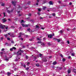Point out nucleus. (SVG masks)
Segmentation results:
<instances>
[{"label": "nucleus", "instance_id": "1", "mask_svg": "<svg viewBox=\"0 0 76 76\" xmlns=\"http://www.w3.org/2000/svg\"><path fill=\"white\" fill-rule=\"evenodd\" d=\"M3 26L5 27L6 26L2 24L0 25V28H1V29H4V28Z\"/></svg>", "mask_w": 76, "mask_h": 76}, {"label": "nucleus", "instance_id": "2", "mask_svg": "<svg viewBox=\"0 0 76 76\" xmlns=\"http://www.w3.org/2000/svg\"><path fill=\"white\" fill-rule=\"evenodd\" d=\"M12 5L14 6H16V2L12 1Z\"/></svg>", "mask_w": 76, "mask_h": 76}, {"label": "nucleus", "instance_id": "3", "mask_svg": "<svg viewBox=\"0 0 76 76\" xmlns=\"http://www.w3.org/2000/svg\"><path fill=\"white\" fill-rule=\"evenodd\" d=\"M42 61H44V62H46L47 61V58H44L42 60Z\"/></svg>", "mask_w": 76, "mask_h": 76}, {"label": "nucleus", "instance_id": "4", "mask_svg": "<svg viewBox=\"0 0 76 76\" xmlns=\"http://www.w3.org/2000/svg\"><path fill=\"white\" fill-rule=\"evenodd\" d=\"M49 4L50 5H53V1H50L49 2Z\"/></svg>", "mask_w": 76, "mask_h": 76}, {"label": "nucleus", "instance_id": "5", "mask_svg": "<svg viewBox=\"0 0 76 76\" xmlns=\"http://www.w3.org/2000/svg\"><path fill=\"white\" fill-rule=\"evenodd\" d=\"M22 7H21L19 5V7L18 8V10H22Z\"/></svg>", "mask_w": 76, "mask_h": 76}, {"label": "nucleus", "instance_id": "6", "mask_svg": "<svg viewBox=\"0 0 76 76\" xmlns=\"http://www.w3.org/2000/svg\"><path fill=\"white\" fill-rule=\"evenodd\" d=\"M2 20L3 21V23H4L5 22H6L7 21V20H6V19L5 18H4Z\"/></svg>", "mask_w": 76, "mask_h": 76}, {"label": "nucleus", "instance_id": "7", "mask_svg": "<svg viewBox=\"0 0 76 76\" xmlns=\"http://www.w3.org/2000/svg\"><path fill=\"white\" fill-rule=\"evenodd\" d=\"M48 38H52V34H50L48 35Z\"/></svg>", "mask_w": 76, "mask_h": 76}, {"label": "nucleus", "instance_id": "8", "mask_svg": "<svg viewBox=\"0 0 76 76\" xmlns=\"http://www.w3.org/2000/svg\"><path fill=\"white\" fill-rule=\"evenodd\" d=\"M12 74V73L10 72H7V76H10L11 75V74Z\"/></svg>", "mask_w": 76, "mask_h": 76}, {"label": "nucleus", "instance_id": "9", "mask_svg": "<svg viewBox=\"0 0 76 76\" xmlns=\"http://www.w3.org/2000/svg\"><path fill=\"white\" fill-rule=\"evenodd\" d=\"M22 32H20L19 36H18V37L20 38V37H22Z\"/></svg>", "mask_w": 76, "mask_h": 76}, {"label": "nucleus", "instance_id": "10", "mask_svg": "<svg viewBox=\"0 0 76 76\" xmlns=\"http://www.w3.org/2000/svg\"><path fill=\"white\" fill-rule=\"evenodd\" d=\"M72 72H74V73H76V69H73Z\"/></svg>", "mask_w": 76, "mask_h": 76}, {"label": "nucleus", "instance_id": "11", "mask_svg": "<svg viewBox=\"0 0 76 76\" xmlns=\"http://www.w3.org/2000/svg\"><path fill=\"white\" fill-rule=\"evenodd\" d=\"M56 64H57V62H56V61L54 62L53 63V65H56Z\"/></svg>", "mask_w": 76, "mask_h": 76}, {"label": "nucleus", "instance_id": "12", "mask_svg": "<svg viewBox=\"0 0 76 76\" xmlns=\"http://www.w3.org/2000/svg\"><path fill=\"white\" fill-rule=\"evenodd\" d=\"M21 66H23V67H24V68H26V64L23 65V64H21Z\"/></svg>", "mask_w": 76, "mask_h": 76}, {"label": "nucleus", "instance_id": "13", "mask_svg": "<svg viewBox=\"0 0 76 76\" xmlns=\"http://www.w3.org/2000/svg\"><path fill=\"white\" fill-rule=\"evenodd\" d=\"M67 72L68 73H71V71H70V69H68L67 71Z\"/></svg>", "mask_w": 76, "mask_h": 76}, {"label": "nucleus", "instance_id": "14", "mask_svg": "<svg viewBox=\"0 0 76 76\" xmlns=\"http://www.w3.org/2000/svg\"><path fill=\"white\" fill-rule=\"evenodd\" d=\"M56 41H57L58 42H60V41H61L60 40V39H57Z\"/></svg>", "mask_w": 76, "mask_h": 76}, {"label": "nucleus", "instance_id": "15", "mask_svg": "<svg viewBox=\"0 0 76 76\" xmlns=\"http://www.w3.org/2000/svg\"><path fill=\"white\" fill-rule=\"evenodd\" d=\"M46 9H47V7H43V10H45Z\"/></svg>", "mask_w": 76, "mask_h": 76}, {"label": "nucleus", "instance_id": "16", "mask_svg": "<svg viewBox=\"0 0 76 76\" xmlns=\"http://www.w3.org/2000/svg\"><path fill=\"white\" fill-rule=\"evenodd\" d=\"M7 12L8 13H11V11L7 10Z\"/></svg>", "mask_w": 76, "mask_h": 76}, {"label": "nucleus", "instance_id": "17", "mask_svg": "<svg viewBox=\"0 0 76 76\" xmlns=\"http://www.w3.org/2000/svg\"><path fill=\"white\" fill-rule=\"evenodd\" d=\"M42 42H41V41H38L37 42V44H41Z\"/></svg>", "mask_w": 76, "mask_h": 76}, {"label": "nucleus", "instance_id": "18", "mask_svg": "<svg viewBox=\"0 0 76 76\" xmlns=\"http://www.w3.org/2000/svg\"><path fill=\"white\" fill-rule=\"evenodd\" d=\"M29 67H27L26 68L25 70H26L28 71V70H29Z\"/></svg>", "mask_w": 76, "mask_h": 76}, {"label": "nucleus", "instance_id": "19", "mask_svg": "<svg viewBox=\"0 0 76 76\" xmlns=\"http://www.w3.org/2000/svg\"><path fill=\"white\" fill-rule=\"evenodd\" d=\"M37 41H41V39H39V38H37Z\"/></svg>", "mask_w": 76, "mask_h": 76}, {"label": "nucleus", "instance_id": "20", "mask_svg": "<svg viewBox=\"0 0 76 76\" xmlns=\"http://www.w3.org/2000/svg\"><path fill=\"white\" fill-rule=\"evenodd\" d=\"M36 28H39V26H38L37 25H36Z\"/></svg>", "mask_w": 76, "mask_h": 76}, {"label": "nucleus", "instance_id": "21", "mask_svg": "<svg viewBox=\"0 0 76 76\" xmlns=\"http://www.w3.org/2000/svg\"><path fill=\"white\" fill-rule=\"evenodd\" d=\"M63 69V67H59V69L58 70H62Z\"/></svg>", "mask_w": 76, "mask_h": 76}, {"label": "nucleus", "instance_id": "22", "mask_svg": "<svg viewBox=\"0 0 76 76\" xmlns=\"http://www.w3.org/2000/svg\"><path fill=\"white\" fill-rule=\"evenodd\" d=\"M36 66L37 67H39V64L38 63L36 64Z\"/></svg>", "mask_w": 76, "mask_h": 76}, {"label": "nucleus", "instance_id": "23", "mask_svg": "<svg viewBox=\"0 0 76 76\" xmlns=\"http://www.w3.org/2000/svg\"><path fill=\"white\" fill-rule=\"evenodd\" d=\"M30 21L32 23H34V20H30Z\"/></svg>", "mask_w": 76, "mask_h": 76}, {"label": "nucleus", "instance_id": "24", "mask_svg": "<svg viewBox=\"0 0 76 76\" xmlns=\"http://www.w3.org/2000/svg\"><path fill=\"white\" fill-rule=\"evenodd\" d=\"M21 25L23 26V27H25V25L24 24H22Z\"/></svg>", "mask_w": 76, "mask_h": 76}, {"label": "nucleus", "instance_id": "25", "mask_svg": "<svg viewBox=\"0 0 76 76\" xmlns=\"http://www.w3.org/2000/svg\"><path fill=\"white\" fill-rule=\"evenodd\" d=\"M28 56L27 55L26 56V59H28Z\"/></svg>", "mask_w": 76, "mask_h": 76}, {"label": "nucleus", "instance_id": "26", "mask_svg": "<svg viewBox=\"0 0 76 76\" xmlns=\"http://www.w3.org/2000/svg\"><path fill=\"white\" fill-rule=\"evenodd\" d=\"M31 3V1H28L27 3V4H28V5H30V4Z\"/></svg>", "mask_w": 76, "mask_h": 76}, {"label": "nucleus", "instance_id": "27", "mask_svg": "<svg viewBox=\"0 0 76 76\" xmlns=\"http://www.w3.org/2000/svg\"><path fill=\"white\" fill-rule=\"evenodd\" d=\"M62 60H63V62H64V61H66V59H65V58H63L62 59Z\"/></svg>", "mask_w": 76, "mask_h": 76}, {"label": "nucleus", "instance_id": "28", "mask_svg": "<svg viewBox=\"0 0 76 76\" xmlns=\"http://www.w3.org/2000/svg\"><path fill=\"white\" fill-rule=\"evenodd\" d=\"M52 16H56V14L53 13L52 14Z\"/></svg>", "mask_w": 76, "mask_h": 76}, {"label": "nucleus", "instance_id": "29", "mask_svg": "<svg viewBox=\"0 0 76 76\" xmlns=\"http://www.w3.org/2000/svg\"><path fill=\"white\" fill-rule=\"evenodd\" d=\"M37 13V15H38L39 16H40V15H41L40 12H38Z\"/></svg>", "mask_w": 76, "mask_h": 76}, {"label": "nucleus", "instance_id": "30", "mask_svg": "<svg viewBox=\"0 0 76 76\" xmlns=\"http://www.w3.org/2000/svg\"><path fill=\"white\" fill-rule=\"evenodd\" d=\"M41 44H42V45H43V46L45 45L44 42H42Z\"/></svg>", "mask_w": 76, "mask_h": 76}, {"label": "nucleus", "instance_id": "31", "mask_svg": "<svg viewBox=\"0 0 76 76\" xmlns=\"http://www.w3.org/2000/svg\"><path fill=\"white\" fill-rule=\"evenodd\" d=\"M7 40H8V41H10V38L9 37H8L7 38Z\"/></svg>", "mask_w": 76, "mask_h": 76}, {"label": "nucleus", "instance_id": "32", "mask_svg": "<svg viewBox=\"0 0 76 76\" xmlns=\"http://www.w3.org/2000/svg\"><path fill=\"white\" fill-rule=\"evenodd\" d=\"M21 51V53H23V52H24V51H23V50H20L19 51Z\"/></svg>", "mask_w": 76, "mask_h": 76}, {"label": "nucleus", "instance_id": "33", "mask_svg": "<svg viewBox=\"0 0 76 76\" xmlns=\"http://www.w3.org/2000/svg\"><path fill=\"white\" fill-rule=\"evenodd\" d=\"M32 15V14L31 13H30L28 14V16H31V15Z\"/></svg>", "mask_w": 76, "mask_h": 76}, {"label": "nucleus", "instance_id": "34", "mask_svg": "<svg viewBox=\"0 0 76 76\" xmlns=\"http://www.w3.org/2000/svg\"><path fill=\"white\" fill-rule=\"evenodd\" d=\"M60 56L61 57H62V58L63 57V55H62V54H60Z\"/></svg>", "mask_w": 76, "mask_h": 76}, {"label": "nucleus", "instance_id": "35", "mask_svg": "<svg viewBox=\"0 0 76 76\" xmlns=\"http://www.w3.org/2000/svg\"><path fill=\"white\" fill-rule=\"evenodd\" d=\"M29 25L28 24H26L25 25V27H28V26Z\"/></svg>", "mask_w": 76, "mask_h": 76}, {"label": "nucleus", "instance_id": "36", "mask_svg": "<svg viewBox=\"0 0 76 76\" xmlns=\"http://www.w3.org/2000/svg\"><path fill=\"white\" fill-rule=\"evenodd\" d=\"M71 56H75V54L73 53H72Z\"/></svg>", "mask_w": 76, "mask_h": 76}, {"label": "nucleus", "instance_id": "37", "mask_svg": "<svg viewBox=\"0 0 76 76\" xmlns=\"http://www.w3.org/2000/svg\"><path fill=\"white\" fill-rule=\"evenodd\" d=\"M8 35H7V34L4 35V36L6 38H7V37Z\"/></svg>", "mask_w": 76, "mask_h": 76}, {"label": "nucleus", "instance_id": "38", "mask_svg": "<svg viewBox=\"0 0 76 76\" xmlns=\"http://www.w3.org/2000/svg\"><path fill=\"white\" fill-rule=\"evenodd\" d=\"M23 22H24V21H23V20H21V23H23Z\"/></svg>", "mask_w": 76, "mask_h": 76}, {"label": "nucleus", "instance_id": "39", "mask_svg": "<svg viewBox=\"0 0 76 76\" xmlns=\"http://www.w3.org/2000/svg\"><path fill=\"white\" fill-rule=\"evenodd\" d=\"M26 46L25 45H23L22 46V48H25Z\"/></svg>", "mask_w": 76, "mask_h": 76}, {"label": "nucleus", "instance_id": "40", "mask_svg": "<svg viewBox=\"0 0 76 76\" xmlns=\"http://www.w3.org/2000/svg\"><path fill=\"white\" fill-rule=\"evenodd\" d=\"M12 48L14 50H16V48H15V47H13Z\"/></svg>", "mask_w": 76, "mask_h": 76}, {"label": "nucleus", "instance_id": "41", "mask_svg": "<svg viewBox=\"0 0 76 76\" xmlns=\"http://www.w3.org/2000/svg\"><path fill=\"white\" fill-rule=\"evenodd\" d=\"M13 50V48H11L10 49V51H12Z\"/></svg>", "mask_w": 76, "mask_h": 76}, {"label": "nucleus", "instance_id": "42", "mask_svg": "<svg viewBox=\"0 0 76 76\" xmlns=\"http://www.w3.org/2000/svg\"><path fill=\"white\" fill-rule=\"evenodd\" d=\"M46 1H43V4H44L45 3H46Z\"/></svg>", "mask_w": 76, "mask_h": 76}, {"label": "nucleus", "instance_id": "43", "mask_svg": "<svg viewBox=\"0 0 76 76\" xmlns=\"http://www.w3.org/2000/svg\"><path fill=\"white\" fill-rule=\"evenodd\" d=\"M35 4H34V5H38V3H35Z\"/></svg>", "mask_w": 76, "mask_h": 76}, {"label": "nucleus", "instance_id": "44", "mask_svg": "<svg viewBox=\"0 0 76 76\" xmlns=\"http://www.w3.org/2000/svg\"><path fill=\"white\" fill-rule=\"evenodd\" d=\"M42 54H39V57H42Z\"/></svg>", "mask_w": 76, "mask_h": 76}, {"label": "nucleus", "instance_id": "45", "mask_svg": "<svg viewBox=\"0 0 76 76\" xmlns=\"http://www.w3.org/2000/svg\"><path fill=\"white\" fill-rule=\"evenodd\" d=\"M33 40V39H29V41H32V40Z\"/></svg>", "mask_w": 76, "mask_h": 76}, {"label": "nucleus", "instance_id": "46", "mask_svg": "<svg viewBox=\"0 0 76 76\" xmlns=\"http://www.w3.org/2000/svg\"><path fill=\"white\" fill-rule=\"evenodd\" d=\"M48 45H49V46H50V45H51V43H48Z\"/></svg>", "mask_w": 76, "mask_h": 76}, {"label": "nucleus", "instance_id": "47", "mask_svg": "<svg viewBox=\"0 0 76 76\" xmlns=\"http://www.w3.org/2000/svg\"><path fill=\"white\" fill-rule=\"evenodd\" d=\"M2 6H4V4L3 3L1 4Z\"/></svg>", "mask_w": 76, "mask_h": 76}, {"label": "nucleus", "instance_id": "48", "mask_svg": "<svg viewBox=\"0 0 76 76\" xmlns=\"http://www.w3.org/2000/svg\"><path fill=\"white\" fill-rule=\"evenodd\" d=\"M38 10L39 12H40V11H41V9L39 8L38 9Z\"/></svg>", "mask_w": 76, "mask_h": 76}, {"label": "nucleus", "instance_id": "49", "mask_svg": "<svg viewBox=\"0 0 76 76\" xmlns=\"http://www.w3.org/2000/svg\"><path fill=\"white\" fill-rule=\"evenodd\" d=\"M49 58H52V56H50L49 57Z\"/></svg>", "mask_w": 76, "mask_h": 76}, {"label": "nucleus", "instance_id": "50", "mask_svg": "<svg viewBox=\"0 0 76 76\" xmlns=\"http://www.w3.org/2000/svg\"><path fill=\"white\" fill-rule=\"evenodd\" d=\"M31 30V28H29L27 29V31H29V30Z\"/></svg>", "mask_w": 76, "mask_h": 76}, {"label": "nucleus", "instance_id": "51", "mask_svg": "<svg viewBox=\"0 0 76 76\" xmlns=\"http://www.w3.org/2000/svg\"><path fill=\"white\" fill-rule=\"evenodd\" d=\"M53 39L55 40V41H57V39L55 38H53Z\"/></svg>", "mask_w": 76, "mask_h": 76}, {"label": "nucleus", "instance_id": "52", "mask_svg": "<svg viewBox=\"0 0 76 76\" xmlns=\"http://www.w3.org/2000/svg\"><path fill=\"white\" fill-rule=\"evenodd\" d=\"M67 43L68 44H69L70 43V42H69V41H67Z\"/></svg>", "mask_w": 76, "mask_h": 76}, {"label": "nucleus", "instance_id": "53", "mask_svg": "<svg viewBox=\"0 0 76 76\" xmlns=\"http://www.w3.org/2000/svg\"><path fill=\"white\" fill-rule=\"evenodd\" d=\"M5 60L7 61L8 60H9V59L8 58H6Z\"/></svg>", "mask_w": 76, "mask_h": 76}, {"label": "nucleus", "instance_id": "54", "mask_svg": "<svg viewBox=\"0 0 76 76\" xmlns=\"http://www.w3.org/2000/svg\"><path fill=\"white\" fill-rule=\"evenodd\" d=\"M8 20H9V21H10V20H11V19H10V18H8Z\"/></svg>", "mask_w": 76, "mask_h": 76}, {"label": "nucleus", "instance_id": "55", "mask_svg": "<svg viewBox=\"0 0 76 76\" xmlns=\"http://www.w3.org/2000/svg\"><path fill=\"white\" fill-rule=\"evenodd\" d=\"M40 19H44V18L41 17L40 18Z\"/></svg>", "mask_w": 76, "mask_h": 76}, {"label": "nucleus", "instance_id": "56", "mask_svg": "<svg viewBox=\"0 0 76 76\" xmlns=\"http://www.w3.org/2000/svg\"><path fill=\"white\" fill-rule=\"evenodd\" d=\"M72 2H70L69 3V5H72Z\"/></svg>", "mask_w": 76, "mask_h": 76}, {"label": "nucleus", "instance_id": "57", "mask_svg": "<svg viewBox=\"0 0 76 76\" xmlns=\"http://www.w3.org/2000/svg\"><path fill=\"white\" fill-rule=\"evenodd\" d=\"M3 39V37H1V40H2V39Z\"/></svg>", "mask_w": 76, "mask_h": 76}, {"label": "nucleus", "instance_id": "58", "mask_svg": "<svg viewBox=\"0 0 76 76\" xmlns=\"http://www.w3.org/2000/svg\"><path fill=\"white\" fill-rule=\"evenodd\" d=\"M5 45H7V46H8V43H6Z\"/></svg>", "mask_w": 76, "mask_h": 76}, {"label": "nucleus", "instance_id": "59", "mask_svg": "<svg viewBox=\"0 0 76 76\" xmlns=\"http://www.w3.org/2000/svg\"><path fill=\"white\" fill-rule=\"evenodd\" d=\"M27 64L28 65H29V64H30V63H29V62H28L27 63Z\"/></svg>", "mask_w": 76, "mask_h": 76}, {"label": "nucleus", "instance_id": "60", "mask_svg": "<svg viewBox=\"0 0 76 76\" xmlns=\"http://www.w3.org/2000/svg\"><path fill=\"white\" fill-rule=\"evenodd\" d=\"M4 50V48H3L2 49H1V51H3Z\"/></svg>", "mask_w": 76, "mask_h": 76}, {"label": "nucleus", "instance_id": "61", "mask_svg": "<svg viewBox=\"0 0 76 76\" xmlns=\"http://www.w3.org/2000/svg\"><path fill=\"white\" fill-rule=\"evenodd\" d=\"M68 58H71V56H69L68 57Z\"/></svg>", "mask_w": 76, "mask_h": 76}, {"label": "nucleus", "instance_id": "62", "mask_svg": "<svg viewBox=\"0 0 76 76\" xmlns=\"http://www.w3.org/2000/svg\"><path fill=\"white\" fill-rule=\"evenodd\" d=\"M75 30H76V28H74L73 29V31H75Z\"/></svg>", "mask_w": 76, "mask_h": 76}, {"label": "nucleus", "instance_id": "63", "mask_svg": "<svg viewBox=\"0 0 76 76\" xmlns=\"http://www.w3.org/2000/svg\"><path fill=\"white\" fill-rule=\"evenodd\" d=\"M11 43H14V41L13 40L11 41Z\"/></svg>", "mask_w": 76, "mask_h": 76}, {"label": "nucleus", "instance_id": "64", "mask_svg": "<svg viewBox=\"0 0 76 76\" xmlns=\"http://www.w3.org/2000/svg\"><path fill=\"white\" fill-rule=\"evenodd\" d=\"M52 37L53 36H54V33H53V34H52Z\"/></svg>", "mask_w": 76, "mask_h": 76}]
</instances>
